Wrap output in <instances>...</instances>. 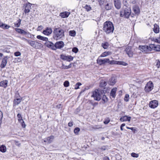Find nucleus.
I'll use <instances>...</instances> for the list:
<instances>
[{"label":"nucleus","instance_id":"1","mask_svg":"<svg viewBox=\"0 0 160 160\" xmlns=\"http://www.w3.org/2000/svg\"><path fill=\"white\" fill-rule=\"evenodd\" d=\"M103 29L107 34L112 33L114 30L113 23L109 21L106 22L104 23Z\"/></svg>","mask_w":160,"mask_h":160},{"label":"nucleus","instance_id":"2","mask_svg":"<svg viewBox=\"0 0 160 160\" xmlns=\"http://www.w3.org/2000/svg\"><path fill=\"white\" fill-rule=\"evenodd\" d=\"M64 31L62 28H58L54 29L53 32V37L55 39L59 40L64 36Z\"/></svg>","mask_w":160,"mask_h":160},{"label":"nucleus","instance_id":"3","mask_svg":"<svg viewBox=\"0 0 160 160\" xmlns=\"http://www.w3.org/2000/svg\"><path fill=\"white\" fill-rule=\"evenodd\" d=\"M131 13V10L130 7H126L125 9L120 11V16L123 17L125 18H129Z\"/></svg>","mask_w":160,"mask_h":160},{"label":"nucleus","instance_id":"4","mask_svg":"<svg viewBox=\"0 0 160 160\" xmlns=\"http://www.w3.org/2000/svg\"><path fill=\"white\" fill-rule=\"evenodd\" d=\"M152 47L151 44H150L149 46H139L138 48L142 52L148 53H149L152 51Z\"/></svg>","mask_w":160,"mask_h":160},{"label":"nucleus","instance_id":"5","mask_svg":"<svg viewBox=\"0 0 160 160\" xmlns=\"http://www.w3.org/2000/svg\"><path fill=\"white\" fill-rule=\"evenodd\" d=\"M92 97H93L94 99L97 101H99L101 98L100 93L98 90H95L93 92Z\"/></svg>","mask_w":160,"mask_h":160},{"label":"nucleus","instance_id":"6","mask_svg":"<svg viewBox=\"0 0 160 160\" xmlns=\"http://www.w3.org/2000/svg\"><path fill=\"white\" fill-rule=\"evenodd\" d=\"M32 4L29 2H28L24 4V13L26 14H28L30 11L31 9V6Z\"/></svg>","mask_w":160,"mask_h":160},{"label":"nucleus","instance_id":"7","mask_svg":"<svg viewBox=\"0 0 160 160\" xmlns=\"http://www.w3.org/2000/svg\"><path fill=\"white\" fill-rule=\"evenodd\" d=\"M153 84L152 81H150L146 85L144 90L146 92L151 91L153 88Z\"/></svg>","mask_w":160,"mask_h":160},{"label":"nucleus","instance_id":"8","mask_svg":"<svg viewBox=\"0 0 160 160\" xmlns=\"http://www.w3.org/2000/svg\"><path fill=\"white\" fill-rule=\"evenodd\" d=\"M60 58L63 60L70 62L73 60V57L70 55L66 56L63 54H62L60 55Z\"/></svg>","mask_w":160,"mask_h":160},{"label":"nucleus","instance_id":"9","mask_svg":"<svg viewBox=\"0 0 160 160\" xmlns=\"http://www.w3.org/2000/svg\"><path fill=\"white\" fill-rule=\"evenodd\" d=\"M125 51L129 57L131 58L133 57V53L131 47L128 46L125 49Z\"/></svg>","mask_w":160,"mask_h":160},{"label":"nucleus","instance_id":"10","mask_svg":"<svg viewBox=\"0 0 160 160\" xmlns=\"http://www.w3.org/2000/svg\"><path fill=\"white\" fill-rule=\"evenodd\" d=\"M109 61L108 58H104L103 59L98 58L97 60V63L100 65L105 64L106 63H108Z\"/></svg>","mask_w":160,"mask_h":160},{"label":"nucleus","instance_id":"11","mask_svg":"<svg viewBox=\"0 0 160 160\" xmlns=\"http://www.w3.org/2000/svg\"><path fill=\"white\" fill-rule=\"evenodd\" d=\"M64 44L63 42L59 41L57 42L55 44V50L56 49H61L64 46Z\"/></svg>","mask_w":160,"mask_h":160},{"label":"nucleus","instance_id":"12","mask_svg":"<svg viewBox=\"0 0 160 160\" xmlns=\"http://www.w3.org/2000/svg\"><path fill=\"white\" fill-rule=\"evenodd\" d=\"M158 105V102L157 100H154L150 102L149 103V107L152 108L157 107Z\"/></svg>","mask_w":160,"mask_h":160},{"label":"nucleus","instance_id":"13","mask_svg":"<svg viewBox=\"0 0 160 160\" xmlns=\"http://www.w3.org/2000/svg\"><path fill=\"white\" fill-rule=\"evenodd\" d=\"M9 58L8 56H6L3 58L1 65V67L2 68H5L7 63L8 59Z\"/></svg>","mask_w":160,"mask_h":160},{"label":"nucleus","instance_id":"14","mask_svg":"<svg viewBox=\"0 0 160 160\" xmlns=\"http://www.w3.org/2000/svg\"><path fill=\"white\" fill-rule=\"evenodd\" d=\"M45 45L47 47L51 48L52 50H55V44H53L52 42L48 41H46Z\"/></svg>","mask_w":160,"mask_h":160},{"label":"nucleus","instance_id":"15","mask_svg":"<svg viewBox=\"0 0 160 160\" xmlns=\"http://www.w3.org/2000/svg\"><path fill=\"white\" fill-rule=\"evenodd\" d=\"M52 32V30L51 28L47 27L46 29L44 30L43 32V34L46 35H49L51 34Z\"/></svg>","mask_w":160,"mask_h":160},{"label":"nucleus","instance_id":"16","mask_svg":"<svg viewBox=\"0 0 160 160\" xmlns=\"http://www.w3.org/2000/svg\"><path fill=\"white\" fill-rule=\"evenodd\" d=\"M116 82V79L115 77H111L109 80L108 83L110 85H113Z\"/></svg>","mask_w":160,"mask_h":160},{"label":"nucleus","instance_id":"17","mask_svg":"<svg viewBox=\"0 0 160 160\" xmlns=\"http://www.w3.org/2000/svg\"><path fill=\"white\" fill-rule=\"evenodd\" d=\"M114 4L117 9H119L121 8V3L120 0H114Z\"/></svg>","mask_w":160,"mask_h":160},{"label":"nucleus","instance_id":"18","mask_svg":"<svg viewBox=\"0 0 160 160\" xmlns=\"http://www.w3.org/2000/svg\"><path fill=\"white\" fill-rule=\"evenodd\" d=\"M70 14V12L67 11L64 12H61L59 14V16L62 18H66L68 17Z\"/></svg>","mask_w":160,"mask_h":160},{"label":"nucleus","instance_id":"19","mask_svg":"<svg viewBox=\"0 0 160 160\" xmlns=\"http://www.w3.org/2000/svg\"><path fill=\"white\" fill-rule=\"evenodd\" d=\"M54 138V137L52 135H51L50 137H47L46 140H44V142H47L48 143H50L52 142Z\"/></svg>","mask_w":160,"mask_h":160},{"label":"nucleus","instance_id":"20","mask_svg":"<svg viewBox=\"0 0 160 160\" xmlns=\"http://www.w3.org/2000/svg\"><path fill=\"white\" fill-rule=\"evenodd\" d=\"M151 46L152 47V51L153 50L156 51H160V45H155L154 44H151Z\"/></svg>","mask_w":160,"mask_h":160},{"label":"nucleus","instance_id":"21","mask_svg":"<svg viewBox=\"0 0 160 160\" xmlns=\"http://www.w3.org/2000/svg\"><path fill=\"white\" fill-rule=\"evenodd\" d=\"M132 10L135 14L138 15L139 14L140 9L138 6L136 5L134 6L133 7Z\"/></svg>","mask_w":160,"mask_h":160},{"label":"nucleus","instance_id":"22","mask_svg":"<svg viewBox=\"0 0 160 160\" xmlns=\"http://www.w3.org/2000/svg\"><path fill=\"white\" fill-rule=\"evenodd\" d=\"M8 81L7 80H3L0 82V86L6 88L8 86Z\"/></svg>","mask_w":160,"mask_h":160},{"label":"nucleus","instance_id":"23","mask_svg":"<svg viewBox=\"0 0 160 160\" xmlns=\"http://www.w3.org/2000/svg\"><path fill=\"white\" fill-rule=\"evenodd\" d=\"M131 118V117L125 116L121 117L120 120L121 122L130 121Z\"/></svg>","mask_w":160,"mask_h":160},{"label":"nucleus","instance_id":"24","mask_svg":"<svg viewBox=\"0 0 160 160\" xmlns=\"http://www.w3.org/2000/svg\"><path fill=\"white\" fill-rule=\"evenodd\" d=\"M112 2L109 1V2H108V3L105 5V8L107 10H110L112 8Z\"/></svg>","mask_w":160,"mask_h":160},{"label":"nucleus","instance_id":"25","mask_svg":"<svg viewBox=\"0 0 160 160\" xmlns=\"http://www.w3.org/2000/svg\"><path fill=\"white\" fill-rule=\"evenodd\" d=\"M117 90V88H115L112 89L110 93V96H112L113 98H114L116 96V93Z\"/></svg>","mask_w":160,"mask_h":160},{"label":"nucleus","instance_id":"26","mask_svg":"<svg viewBox=\"0 0 160 160\" xmlns=\"http://www.w3.org/2000/svg\"><path fill=\"white\" fill-rule=\"evenodd\" d=\"M154 27L153 28L154 32L156 33H158L159 31V26L157 24L155 23L154 25Z\"/></svg>","mask_w":160,"mask_h":160},{"label":"nucleus","instance_id":"27","mask_svg":"<svg viewBox=\"0 0 160 160\" xmlns=\"http://www.w3.org/2000/svg\"><path fill=\"white\" fill-rule=\"evenodd\" d=\"M22 100V98H17L16 99H14L13 101L14 105L16 106L19 104L21 102Z\"/></svg>","mask_w":160,"mask_h":160},{"label":"nucleus","instance_id":"28","mask_svg":"<svg viewBox=\"0 0 160 160\" xmlns=\"http://www.w3.org/2000/svg\"><path fill=\"white\" fill-rule=\"evenodd\" d=\"M107 84V82L104 80H101L99 86L101 87H104L106 86Z\"/></svg>","mask_w":160,"mask_h":160},{"label":"nucleus","instance_id":"29","mask_svg":"<svg viewBox=\"0 0 160 160\" xmlns=\"http://www.w3.org/2000/svg\"><path fill=\"white\" fill-rule=\"evenodd\" d=\"M111 52H105L102 54L100 55L99 57H104L107 56L108 55H111Z\"/></svg>","mask_w":160,"mask_h":160},{"label":"nucleus","instance_id":"30","mask_svg":"<svg viewBox=\"0 0 160 160\" xmlns=\"http://www.w3.org/2000/svg\"><path fill=\"white\" fill-rule=\"evenodd\" d=\"M42 47V44L41 43L36 42L35 44V47H34V48L39 49L41 48Z\"/></svg>","mask_w":160,"mask_h":160},{"label":"nucleus","instance_id":"31","mask_svg":"<svg viewBox=\"0 0 160 160\" xmlns=\"http://www.w3.org/2000/svg\"><path fill=\"white\" fill-rule=\"evenodd\" d=\"M37 38L40 40H42L43 41H47L48 40V38L46 37H43L40 35H38Z\"/></svg>","mask_w":160,"mask_h":160},{"label":"nucleus","instance_id":"32","mask_svg":"<svg viewBox=\"0 0 160 160\" xmlns=\"http://www.w3.org/2000/svg\"><path fill=\"white\" fill-rule=\"evenodd\" d=\"M109 43L108 42H105L102 43V46L105 49H107L109 47Z\"/></svg>","mask_w":160,"mask_h":160},{"label":"nucleus","instance_id":"33","mask_svg":"<svg viewBox=\"0 0 160 160\" xmlns=\"http://www.w3.org/2000/svg\"><path fill=\"white\" fill-rule=\"evenodd\" d=\"M6 147L4 145H2L0 147V151L2 152H5L6 151Z\"/></svg>","mask_w":160,"mask_h":160},{"label":"nucleus","instance_id":"34","mask_svg":"<svg viewBox=\"0 0 160 160\" xmlns=\"http://www.w3.org/2000/svg\"><path fill=\"white\" fill-rule=\"evenodd\" d=\"M21 20L20 19H18L16 22L14 23L15 26L17 27H20L21 24Z\"/></svg>","mask_w":160,"mask_h":160},{"label":"nucleus","instance_id":"35","mask_svg":"<svg viewBox=\"0 0 160 160\" xmlns=\"http://www.w3.org/2000/svg\"><path fill=\"white\" fill-rule=\"evenodd\" d=\"M108 63L110 65L118 64V61L114 60L110 61L109 59V61H108Z\"/></svg>","mask_w":160,"mask_h":160},{"label":"nucleus","instance_id":"36","mask_svg":"<svg viewBox=\"0 0 160 160\" xmlns=\"http://www.w3.org/2000/svg\"><path fill=\"white\" fill-rule=\"evenodd\" d=\"M21 34L23 35H26L27 36V37H28V35H30V33L28 31H26L23 30H22Z\"/></svg>","mask_w":160,"mask_h":160},{"label":"nucleus","instance_id":"37","mask_svg":"<svg viewBox=\"0 0 160 160\" xmlns=\"http://www.w3.org/2000/svg\"><path fill=\"white\" fill-rule=\"evenodd\" d=\"M28 42V43L33 48L35 47V44L36 42L32 40H30Z\"/></svg>","mask_w":160,"mask_h":160},{"label":"nucleus","instance_id":"38","mask_svg":"<svg viewBox=\"0 0 160 160\" xmlns=\"http://www.w3.org/2000/svg\"><path fill=\"white\" fill-rule=\"evenodd\" d=\"M80 131V129L79 128H76L74 130V133L76 135H78L79 134V132Z\"/></svg>","mask_w":160,"mask_h":160},{"label":"nucleus","instance_id":"39","mask_svg":"<svg viewBox=\"0 0 160 160\" xmlns=\"http://www.w3.org/2000/svg\"><path fill=\"white\" fill-rule=\"evenodd\" d=\"M2 28L4 29H8L10 27V26L3 23H2Z\"/></svg>","mask_w":160,"mask_h":160},{"label":"nucleus","instance_id":"40","mask_svg":"<svg viewBox=\"0 0 160 160\" xmlns=\"http://www.w3.org/2000/svg\"><path fill=\"white\" fill-rule=\"evenodd\" d=\"M17 117L18 118V120L19 122H20L22 121V117L21 116V115L20 113H18L17 114Z\"/></svg>","mask_w":160,"mask_h":160},{"label":"nucleus","instance_id":"41","mask_svg":"<svg viewBox=\"0 0 160 160\" xmlns=\"http://www.w3.org/2000/svg\"><path fill=\"white\" fill-rule=\"evenodd\" d=\"M118 64L121 65L123 66H127L128 65V64L123 61H118Z\"/></svg>","mask_w":160,"mask_h":160},{"label":"nucleus","instance_id":"42","mask_svg":"<svg viewBox=\"0 0 160 160\" xmlns=\"http://www.w3.org/2000/svg\"><path fill=\"white\" fill-rule=\"evenodd\" d=\"M69 34L71 36L74 37L76 35V32L74 30L70 31L69 32Z\"/></svg>","mask_w":160,"mask_h":160},{"label":"nucleus","instance_id":"43","mask_svg":"<svg viewBox=\"0 0 160 160\" xmlns=\"http://www.w3.org/2000/svg\"><path fill=\"white\" fill-rule=\"evenodd\" d=\"M84 8L87 11H89L92 9V8L90 7V5H88L87 4L84 7Z\"/></svg>","mask_w":160,"mask_h":160},{"label":"nucleus","instance_id":"44","mask_svg":"<svg viewBox=\"0 0 160 160\" xmlns=\"http://www.w3.org/2000/svg\"><path fill=\"white\" fill-rule=\"evenodd\" d=\"M72 66V64L71 63L68 66H66L63 64H62V69H68L70 68Z\"/></svg>","mask_w":160,"mask_h":160},{"label":"nucleus","instance_id":"45","mask_svg":"<svg viewBox=\"0 0 160 160\" xmlns=\"http://www.w3.org/2000/svg\"><path fill=\"white\" fill-rule=\"evenodd\" d=\"M82 84L80 82H78L75 85V89H77L79 88V86H81Z\"/></svg>","mask_w":160,"mask_h":160},{"label":"nucleus","instance_id":"46","mask_svg":"<svg viewBox=\"0 0 160 160\" xmlns=\"http://www.w3.org/2000/svg\"><path fill=\"white\" fill-rule=\"evenodd\" d=\"M92 128L94 129H99L101 128L102 127L101 126H99L98 125H96L94 126H93L92 127Z\"/></svg>","mask_w":160,"mask_h":160},{"label":"nucleus","instance_id":"47","mask_svg":"<svg viewBox=\"0 0 160 160\" xmlns=\"http://www.w3.org/2000/svg\"><path fill=\"white\" fill-rule=\"evenodd\" d=\"M63 85L65 87H68L69 86V83L68 81H66L64 82Z\"/></svg>","mask_w":160,"mask_h":160},{"label":"nucleus","instance_id":"48","mask_svg":"<svg viewBox=\"0 0 160 160\" xmlns=\"http://www.w3.org/2000/svg\"><path fill=\"white\" fill-rule=\"evenodd\" d=\"M123 3L124 5L126 7H128V4L126 0H123Z\"/></svg>","mask_w":160,"mask_h":160},{"label":"nucleus","instance_id":"49","mask_svg":"<svg viewBox=\"0 0 160 160\" xmlns=\"http://www.w3.org/2000/svg\"><path fill=\"white\" fill-rule=\"evenodd\" d=\"M110 121V119L109 118H107L105 119L104 121V123L105 124H108Z\"/></svg>","mask_w":160,"mask_h":160},{"label":"nucleus","instance_id":"50","mask_svg":"<svg viewBox=\"0 0 160 160\" xmlns=\"http://www.w3.org/2000/svg\"><path fill=\"white\" fill-rule=\"evenodd\" d=\"M129 95L128 94H126L125 98H124V100L126 102H128L129 101Z\"/></svg>","mask_w":160,"mask_h":160},{"label":"nucleus","instance_id":"51","mask_svg":"<svg viewBox=\"0 0 160 160\" xmlns=\"http://www.w3.org/2000/svg\"><path fill=\"white\" fill-rule=\"evenodd\" d=\"M131 155L132 157L135 158H138L139 156V155L138 154L134 152L132 153Z\"/></svg>","mask_w":160,"mask_h":160},{"label":"nucleus","instance_id":"52","mask_svg":"<svg viewBox=\"0 0 160 160\" xmlns=\"http://www.w3.org/2000/svg\"><path fill=\"white\" fill-rule=\"evenodd\" d=\"M15 29L18 33L21 34L22 29L18 28H15Z\"/></svg>","mask_w":160,"mask_h":160},{"label":"nucleus","instance_id":"53","mask_svg":"<svg viewBox=\"0 0 160 160\" xmlns=\"http://www.w3.org/2000/svg\"><path fill=\"white\" fill-rule=\"evenodd\" d=\"M21 123V124L22 126V127L23 128H25L26 127V124L23 121V120L22 122H19Z\"/></svg>","mask_w":160,"mask_h":160},{"label":"nucleus","instance_id":"54","mask_svg":"<svg viewBox=\"0 0 160 160\" xmlns=\"http://www.w3.org/2000/svg\"><path fill=\"white\" fill-rule=\"evenodd\" d=\"M2 117H3L2 112L1 111H0V125L1 124Z\"/></svg>","mask_w":160,"mask_h":160},{"label":"nucleus","instance_id":"55","mask_svg":"<svg viewBox=\"0 0 160 160\" xmlns=\"http://www.w3.org/2000/svg\"><path fill=\"white\" fill-rule=\"evenodd\" d=\"M107 147H108L107 146H102V147H101V148H100V149L101 150H102V151H105L107 149Z\"/></svg>","mask_w":160,"mask_h":160},{"label":"nucleus","instance_id":"56","mask_svg":"<svg viewBox=\"0 0 160 160\" xmlns=\"http://www.w3.org/2000/svg\"><path fill=\"white\" fill-rule=\"evenodd\" d=\"M102 99L104 101V103H105L106 102H107V100H107V98L106 97V96H105V95L103 96L102 97Z\"/></svg>","mask_w":160,"mask_h":160},{"label":"nucleus","instance_id":"57","mask_svg":"<svg viewBox=\"0 0 160 160\" xmlns=\"http://www.w3.org/2000/svg\"><path fill=\"white\" fill-rule=\"evenodd\" d=\"M78 49L76 47L72 49V51L75 53H77L78 51Z\"/></svg>","mask_w":160,"mask_h":160},{"label":"nucleus","instance_id":"58","mask_svg":"<svg viewBox=\"0 0 160 160\" xmlns=\"http://www.w3.org/2000/svg\"><path fill=\"white\" fill-rule=\"evenodd\" d=\"M151 39L152 41H153L155 42H157L158 43V38H155L153 37V38H151Z\"/></svg>","mask_w":160,"mask_h":160},{"label":"nucleus","instance_id":"59","mask_svg":"<svg viewBox=\"0 0 160 160\" xmlns=\"http://www.w3.org/2000/svg\"><path fill=\"white\" fill-rule=\"evenodd\" d=\"M14 55L15 56L17 57L20 56L21 53L19 52H17L14 53Z\"/></svg>","mask_w":160,"mask_h":160},{"label":"nucleus","instance_id":"60","mask_svg":"<svg viewBox=\"0 0 160 160\" xmlns=\"http://www.w3.org/2000/svg\"><path fill=\"white\" fill-rule=\"evenodd\" d=\"M156 66L158 68H159L160 67V61L159 60L157 61L156 64Z\"/></svg>","mask_w":160,"mask_h":160},{"label":"nucleus","instance_id":"61","mask_svg":"<svg viewBox=\"0 0 160 160\" xmlns=\"http://www.w3.org/2000/svg\"><path fill=\"white\" fill-rule=\"evenodd\" d=\"M16 62H20L21 61V58H15V59Z\"/></svg>","mask_w":160,"mask_h":160},{"label":"nucleus","instance_id":"62","mask_svg":"<svg viewBox=\"0 0 160 160\" xmlns=\"http://www.w3.org/2000/svg\"><path fill=\"white\" fill-rule=\"evenodd\" d=\"M99 5L101 6L104 4V2L102 0H99Z\"/></svg>","mask_w":160,"mask_h":160},{"label":"nucleus","instance_id":"63","mask_svg":"<svg viewBox=\"0 0 160 160\" xmlns=\"http://www.w3.org/2000/svg\"><path fill=\"white\" fill-rule=\"evenodd\" d=\"M73 125V122L72 121L68 123L69 127H71Z\"/></svg>","mask_w":160,"mask_h":160},{"label":"nucleus","instance_id":"64","mask_svg":"<svg viewBox=\"0 0 160 160\" xmlns=\"http://www.w3.org/2000/svg\"><path fill=\"white\" fill-rule=\"evenodd\" d=\"M43 28V27L42 25L39 26L38 28V30L40 31Z\"/></svg>","mask_w":160,"mask_h":160}]
</instances>
